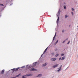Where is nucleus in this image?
<instances>
[{"label": "nucleus", "mask_w": 78, "mask_h": 78, "mask_svg": "<svg viewBox=\"0 0 78 78\" xmlns=\"http://www.w3.org/2000/svg\"><path fill=\"white\" fill-rule=\"evenodd\" d=\"M59 56V54H56L55 56V57H57V56Z\"/></svg>", "instance_id": "f3484780"}, {"label": "nucleus", "mask_w": 78, "mask_h": 78, "mask_svg": "<svg viewBox=\"0 0 78 78\" xmlns=\"http://www.w3.org/2000/svg\"><path fill=\"white\" fill-rule=\"evenodd\" d=\"M0 5H1V6H4V5L3 4H0Z\"/></svg>", "instance_id": "4be33fe9"}, {"label": "nucleus", "mask_w": 78, "mask_h": 78, "mask_svg": "<svg viewBox=\"0 0 78 78\" xmlns=\"http://www.w3.org/2000/svg\"><path fill=\"white\" fill-rule=\"evenodd\" d=\"M21 75V74L20 73V74H19V75H17V76H16V77H18L19 76H20V75Z\"/></svg>", "instance_id": "2eb2a0df"}, {"label": "nucleus", "mask_w": 78, "mask_h": 78, "mask_svg": "<svg viewBox=\"0 0 78 78\" xmlns=\"http://www.w3.org/2000/svg\"><path fill=\"white\" fill-rule=\"evenodd\" d=\"M59 65V64H57L55 65H54L52 67L53 69H55V68H56V67H57V66H58Z\"/></svg>", "instance_id": "f03ea898"}, {"label": "nucleus", "mask_w": 78, "mask_h": 78, "mask_svg": "<svg viewBox=\"0 0 78 78\" xmlns=\"http://www.w3.org/2000/svg\"><path fill=\"white\" fill-rule=\"evenodd\" d=\"M56 32L55 33V35L53 37V41H54V39H55V37H56Z\"/></svg>", "instance_id": "1a4fd4ad"}, {"label": "nucleus", "mask_w": 78, "mask_h": 78, "mask_svg": "<svg viewBox=\"0 0 78 78\" xmlns=\"http://www.w3.org/2000/svg\"><path fill=\"white\" fill-rule=\"evenodd\" d=\"M68 17V16L67 15H65V18L66 19V18H67V17Z\"/></svg>", "instance_id": "6ab92c4d"}, {"label": "nucleus", "mask_w": 78, "mask_h": 78, "mask_svg": "<svg viewBox=\"0 0 78 78\" xmlns=\"http://www.w3.org/2000/svg\"><path fill=\"white\" fill-rule=\"evenodd\" d=\"M61 58H59V61H60V60H61Z\"/></svg>", "instance_id": "cd10ccee"}, {"label": "nucleus", "mask_w": 78, "mask_h": 78, "mask_svg": "<svg viewBox=\"0 0 78 78\" xmlns=\"http://www.w3.org/2000/svg\"><path fill=\"white\" fill-rule=\"evenodd\" d=\"M61 67L60 66L59 68V69H58V72H59V71H61Z\"/></svg>", "instance_id": "6e6552de"}, {"label": "nucleus", "mask_w": 78, "mask_h": 78, "mask_svg": "<svg viewBox=\"0 0 78 78\" xmlns=\"http://www.w3.org/2000/svg\"><path fill=\"white\" fill-rule=\"evenodd\" d=\"M12 70H13V71H16V69L14 68Z\"/></svg>", "instance_id": "a211bd4d"}, {"label": "nucleus", "mask_w": 78, "mask_h": 78, "mask_svg": "<svg viewBox=\"0 0 78 78\" xmlns=\"http://www.w3.org/2000/svg\"><path fill=\"white\" fill-rule=\"evenodd\" d=\"M64 9H66V6H64Z\"/></svg>", "instance_id": "aec40b11"}, {"label": "nucleus", "mask_w": 78, "mask_h": 78, "mask_svg": "<svg viewBox=\"0 0 78 78\" xmlns=\"http://www.w3.org/2000/svg\"><path fill=\"white\" fill-rule=\"evenodd\" d=\"M65 58H66V57L65 56L63 57L62 58L61 60L62 61V60H64V59Z\"/></svg>", "instance_id": "f8f14e48"}, {"label": "nucleus", "mask_w": 78, "mask_h": 78, "mask_svg": "<svg viewBox=\"0 0 78 78\" xmlns=\"http://www.w3.org/2000/svg\"><path fill=\"white\" fill-rule=\"evenodd\" d=\"M56 50H57V49H55V51H56Z\"/></svg>", "instance_id": "2f4dec72"}, {"label": "nucleus", "mask_w": 78, "mask_h": 78, "mask_svg": "<svg viewBox=\"0 0 78 78\" xmlns=\"http://www.w3.org/2000/svg\"><path fill=\"white\" fill-rule=\"evenodd\" d=\"M60 13H61V10H60V9H59L58 10V12L57 15V16H59V14H60Z\"/></svg>", "instance_id": "20e7f679"}, {"label": "nucleus", "mask_w": 78, "mask_h": 78, "mask_svg": "<svg viewBox=\"0 0 78 78\" xmlns=\"http://www.w3.org/2000/svg\"><path fill=\"white\" fill-rule=\"evenodd\" d=\"M37 77H38L39 76L40 77V76H42V74H39L38 75V76H37Z\"/></svg>", "instance_id": "ddd939ff"}, {"label": "nucleus", "mask_w": 78, "mask_h": 78, "mask_svg": "<svg viewBox=\"0 0 78 78\" xmlns=\"http://www.w3.org/2000/svg\"><path fill=\"white\" fill-rule=\"evenodd\" d=\"M30 71H36L37 69H35L34 68H32L29 69Z\"/></svg>", "instance_id": "7ed1b4c3"}, {"label": "nucleus", "mask_w": 78, "mask_h": 78, "mask_svg": "<svg viewBox=\"0 0 78 78\" xmlns=\"http://www.w3.org/2000/svg\"><path fill=\"white\" fill-rule=\"evenodd\" d=\"M25 67V66H22L21 67H22V68H23V67Z\"/></svg>", "instance_id": "473e14b6"}, {"label": "nucleus", "mask_w": 78, "mask_h": 78, "mask_svg": "<svg viewBox=\"0 0 78 78\" xmlns=\"http://www.w3.org/2000/svg\"><path fill=\"white\" fill-rule=\"evenodd\" d=\"M4 72H5V70L4 69L2 70L1 72V74H3L4 73Z\"/></svg>", "instance_id": "9b49d317"}, {"label": "nucleus", "mask_w": 78, "mask_h": 78, "mask_svg": "<svg viewBox=\"0 0 78 78\" xmlns=\"http://www.w3.org/2000/svg\"><path fill=\"white\" fill-rule=\"evenodd\" d=\"M48 49V48H47L44 50V52L43 53V54H44V53H45V52H46V51H47V49Z\"/></svg>", "instance_id": "9d476101"}, {"label": "nucleus", "mask_w": 78, "mask_h": 78, "mask_svg": "<svg viewBox=\"0 0 78 78\" xmlns=\"http://www.w3.org/2000/svg\"><path fill=\"white\" fill-rule=\"evenodd\" d=\"M25 76H32V74H27L26 75H24Z\"/></svg>", "instance_id": "f257e3e1"}, {"label": "nucleus", "mask_w": 78, "mask_h": 78, "mask_svg": "<svg viewBox=\"0 0 78 78\" xmlns=\"http://www.w3.org/2000/svg\"><path fill=\"white\" fill-rule=\"evenodd\" d=\"M51 55H52L53 56V55H55V54H54V53H51Z\"/></svg>", "instance_id": "b1692460"}, {"label": "nucleus", "mask_w": 78, "mask_h": 78, "mask_svg": "<svg viewBox=\"0 0 78 78\" xmlns=\"http://www.w3.org/2000/svg\"><path fill=\"white\" fill-rule=\"evenodd\" d=\"M22 78H25V77L24 76H23Z\"/></svg>", "instance_id": "c756f323"}, {"label": "nucleus", "mask_w": 78, "mask_h": 78, "mask_svg": "<svg viewBox=\"0 0 78 78\" xmlns=\"http://www.w3.org/2000/svg\"><path fill=\"white\" fill-rule=\"evenodd\" d=\"M56 59V58H52L51 59V60L52 61H55Z\"/></svg>", "instance_id": "39448f33"}, {"label": "nucleus", "mask_w": 78, "mask_h": 78, "mask_svg": "<svg viewBox=\"0 0 78 78\" xmlns=\"http://www.w3.org/2000/svg\"><path fill=\"white\" fill-rule=\"evenodd\" d=\"M69 43H70V41L67 44H69Z\"/></svg>", "instance_id": "7c9ffc66"}, {"label": "nucleus", "mask_w": 78, "mask_h": 78, "mask_svg": "<svg viewBox=\"0 0 78 78\" xmlns=\"http://www.w3.org/2000/svg\"><path fill=\"white\" fill-rule=\"evenodd\" d=\"M72 11H74V9L73 8H72Z\"/></svg>", "instance_id": "393cba45"}, {"label": "nucleus", "mask_w": 78, "mask_h": 78, "mask_svg": "<svg viewBox=\"0 0 78 78\" xmlns=\"http://www.w3.org/2000/svg\"><path fill=\"white\" fill-rule=\"evenodd\" d=\"M47 63H45L44 64L43 66H47Z\"/></svg>", "instance_id": "dca6fc26"}, {"label": "nucleus", "mask_w": 78, "mask_h": 78, "mask_svg": "<svg viewBox=\"0 0 78 78\" xmlns=\"http://www.w3.org/2000/svg\"><path fill=\"white\" fill-rule=\"evenodd\" d=\"M62 33H64V30H62Z\"/></svg>", "instance_id": "bb28decb"}, {"label": "nucleus", "mask_w": 78, "mask_h": 78, "mask_svg": "<svg viewBox=\"0 0 78 78\" xmlns=\"http://www.w3.org/2000/svg\"><path fill=\"white\" fill-rule=\"evenodd\" d=\"M19 68H17L16 69H15L16 71H17V70H19Z\"/></svg>", "instance_id": "4468645a"}, {"label": "nucleus", "mask_w": 78, "mask_h": 78, "mask_svg": "<svg viewBox=\"0 0 78 78\" xmlns=\"http://www.w3.org/2000/svg\"><path fill=\"white\" fill-rule=\"evenodd\" d=\"M28 65H27V66H28Z\"/></svg>", "instance_id": "c9c22d12"}, {"label": "nucleus", "mask_w": 78, "mask_h": 78, "mask_svg": "<svg viewBox=\"0 0 78 78\" xmlns=\"http://www.w3.org/2000/svg\"><path fill=\"white\" fill-rule=\"evenodd\" d=\"M61 67H62V65L61 66Z\"/></svg>", "instance_id": "4c0bfd02"}, {"label": "nucleus", "mask_w": 78, "mask_h": 78, "mask_svg": "<svg viewBox=\"0 0 78 78\" xmlns=\"http://www.w3.org/2000/svg\"><path fill=\"white\" fill-rule=\"evenodd\" d=\"M64 54H61V56H64Z\"/></svg>", "instance_id": "5701e85b"}, {"label": "nucleus", "mask_w": 78, "mask_h": 78, "mask_svg": "<svg viewBox=\"0 0 78 78\" xmlns=\"http://www.w3.org/2000/svg\"><path fill=\"white\" fill-rule=\"evenodd\" d=\"M41 56H42V55H41Z\"/></svg>", "instance_id": "e433bc0d"}, {"label": "nucleus", "mask_w": 78, "mask_h": 78, "mask_svg": "<svg viewBox=\"0 0 78 78\" xmlns=\"http://www.w3.org/2000/svg\"><path fill=\"white\" fill-rule=\"evenodd\" d=\"M58 41H57L55 43V44H57L58 43Z\"/></svg>", "instance_id": "412c9836"}, {"label": "nucleus", "mask_w": 78, "mask_h": 78, "mask_svg": "<svg viewBox=\"0 0 78 78\" xmlns=\"http://www.w3.org/2000/svg\"><path fill=\"white\" fill-rule=\"evenodd\" d=\"M33 63V67H35V66H36V63Z\"/></svg>", "instance_id": "0eeeda50"}, {"label": "nucleus", "mask_w": 78, "mask_h": 78, "mask_svg": "<svg viewBox=\"0 0 78 78\" xmlns=\"http://www.w3.org/2000/svg\"><path fill=\"white\" fill-rule=\"evenodd\" d=\"M72 15L73 16V12H72Z\"/></svg>", "instance_id": "a878e982"}, {"label": "nucleus", "mask_w": 78, "mask_h": 78, "mask_svg": "<svg viewBox=\"0 0 78 78\" xmlns=\"http://www.w3.org/2000/svg\"><path fill=\"white\" fill-rule=\"evenodd\" d=\"M59 16H58L57 20V24H58V23H59Z\"/></svg>", "instance_id": "423d86ee"}, {"label": "nucleus", "mask_w": 78, "mask_h": 78, "mask_svg": "<svg viewBox=\"0 0 78 78\" xmlns=\"http://www.w3.org/2000/svg\"><path fill=\"white\" fill-rule=\"evenodd\" d=\"M30 66L29 67V68H30Z\"/></svg>", "instance_id": "f704fd0d"}, {"label": "nucleus", "mask_w": 78, "mask_h": 78, "mask_svg": "<svg viewBox=\"0 0 78 78\" xmlns=\"http://www.w3.org/2000/svg\"><path fill=\"white\" fill-rule=\"evenodd\" d=\"M68 39H66V40H68Z\"/></svg>", "instance_id": "72a5a7b5"}, {"label": "nucleus", "mask_w": 78, "mask_h": 78, "mask_svg": "<svg viewBox=\"0 0 78 78\" xmlns=\"http://www.w3.org/2000/svg\"><path fill=\"white\" fill-rule=\"evenodd\" d=\"M66 42V41H63V42H62V43H64V42Z\"/></svg>", "instance_id": "c85d7f7f"}]
</instances>
